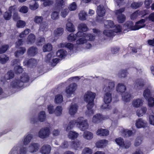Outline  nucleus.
<instances>
[{"label": "nucleus", "mask_w": 154, "mask_h": 154, "mask_svg": "<svg viewBox=\"0 0 154 154\" xmlns=\"http://www.w3.org/2000/svg\"><path fill=\"white\" fill-rule=\"evenodd\" d=\"M115 87V84L114 81L106 79L104 82L103 90L104 93L103 100L105 104L101 106L102 109H110V106L107 104L111 102L112 97L111 92L114 90Z\"/></svg>", "instance_id": "obj_1"}, {"label": "nucleus", "mask_w": 154, "mask_h": 154, "mask_svg": "<svg viewBox=\"0 0 154 154\" xmlns=\"http://www.w3.org/2000/svg\"><path fill=\"white\" fill-rule=\"evenodd\" d=\"M76 125L77 127L81 131H84L88 128L89 125L86 119L82 117H80L76 120H73L69 123L66 128V131H69Z\"/></svg>", "instance_id": "obj_2"}, {"label": "nucleus", "mask_w": 154, "mask_h": 154, "mask_svg": "<svg viewBox=\"0 0 154 154\" xmlns=\"http://www.w3.org/2000/svg\"><path fill=\"white\" fill-rule=\"evenodd\" d=\"M95 96V93L90 91H88L85 93L84 97V100L88 103L87 107L88 109L94 105V100Z\"/></svg>", "instance_id": "obj_3"}, {"label": "nucleus", "mask_w": 154, "mask_h": 154, "mask_svg": "<svg viewBox=\"0 0 154 154\" xmlns=\"http://www.w3.org/2000/svg\"><path fill=\"white\" fill-rule=\"evenodd\" d=\"M85 36L79 38L76 40V43L77 45H82L87 42L88 40L92 41L95 39V36L91 34L85 35Z\"/></svg>", "instance_id": "obj_4"}, {"label": "nucleus", "mask_w": 154, "mask_h": 154, "mask_svg": "<svg viewBox=\"0 0 154 154\" xmlns=\"http://www.w3.org/2000/svg\"><path fill=\"white\" fill-rule=\"evenodd\" d=\"M23 86V82L18 79L15 78L10 83L9 88L10 89H15L16 90L22 88Z\"/></svg>", "instance_id": "obj_5"}, {"label": "nucleus", "mask_w": 154, "mask_h": 154, "mask_svg": "<svg viewBox=\"0 0 154 154\" xmlns=\"http://www.w3.org/2000/svg\"><path fill=\"white\" fill-rule=\"evenodd\" d=\"M76 85L75 83L70 84L66 89V92L67 97H70L74 96L75 91L76 90Z\"/></svg>", "instance_id": "obj_6"}, {"label": "nucleus", "mask_w": 154, "mask_h": 154, "mask_svg": "<svg viewBox=\"0 0 154 154\" xmlns=\"http://www.w3.org/2000/svg\"><path fill=\"white\" fill-rule=\"evenodd\" d=\"M50 134V131L49 128L45 127L40 130L38 132V135L40 138L44 139L49 137Z\"/></svg>", "instance_id": "obj_7"}, {"label": "nucleus", "mask_w": 154, "mask_h": 154, "mask_svg": "<svg viewBox=\"0 0 154 154\" xmlns=\"http://www.w3.org/2000/svg\"><path fill=\"white\" fill-rule=\"evenodd\" d=\"M17 146L14 147L9 154H25L27 151L26 147H22L20 148Z\"/></svg>", "instance_id": "obj_8"}, {"label": "nucleus", "mask_w": 154, "mask_h": 154, "mask_svg": "<svg viewBox=\"0 0 154 154\" xmlns=\"http://www.w3.org/2000/svg\"><path fill=\"white\" fill-rule=\"evenodd\" d=\"M125 10V8H120L119 10H116L115 13L117 15V19L118 22L122 23L124 22L125 20V17L122 14Z\"/></svg>", "instance_id": "obj_9"}, {"label": "nucleus", "mask_w": 154, "mask_h": 154, "mask_svg": "<svg viewBox=\"0 0 154 154\" xmlns=\"http://www.w3.org/2000/svg\"><path fill=\"white\" fill-rule=\"evenodd\" d=\"M96 13L98 15L97 17L96 20L98 22H101L102 20H100L98 18L100 17H103L105 15L106 10L103 5H100L97 7Z\"/></svg>", "instance_id": "obj_10"}, {"label": "nucleus", "mask_w": 154, "mask_h": 154, "mask_svg": "<svg viewBox=\"0 0 154 154\" xmlns=\"http://www.w3.org/2000/svg\"><path fill=\"white\" fill-rule=\"evenodd\" d=\"M143 95L146 99H148L150 97H154V91L151 87H149V89H146L144 91Z\"/></svg>", "instance_id": "obj_11"}, {"label": "nucleus", "mask_w": 154, "mask_h": 154, "mask_svg": "<svg viewBox=\"0 0 154 154\" xmlns=\"http://www.w3.org/2000/svg\"><path fill=\"white\" fill-rule=\"evenodd\" d=\"M70 147L75 150H80L82 148L81 143L79 140L73 141L71 142Z\"/></svg>", "instance_id": "obj_12"}, {"label": "nucleus", "mask_w": 154, "mask_h": 154, "mask_svg": "<svg viewBox=\"0 0 154 154\" xmlns=\"http://www.w3.org/2000/svg\"><path fill=\"white\" fill-rule=\"evenodd\" d=\"M39 147L40 145L38 143H32L28 147V151L31 153L36 152L38 150Z\"/></svg>", "instance_id": "obj_13"}, {"label": "nucleus", "mask_w": 154, "mask_h": 154, "mask_svg": "<svg viewBox=\"0 0 154 154\" xmlns=\"http://www.w3.org/2000/svg\"><path fill=\"white\" fill-rule=\"evenodd\" d=\"M123 29L125 31L136 30L135 25H133V23L132 21L127 22L124 25Z\"/></svg>", "instance_id": "obj_14"}, {"label": "nucleus", "mask_w": 154, "mask_h": 154, "mask_svg": "<svg viewBox=\"0 0 154 154\" xmlns=\"http://www.w3.org/2000/svg\"><path fill=\"white\" fill-rule=\"evenodd\" d=\"M54 9L56 10H59L63 8L65 5L64 0H56L55 1Z\"/></svg>", "instance_id": "obj_15"}, {"label": "nucleus", "mask_w": 154, "mask_h": 154, "mask_svg": "<svg viewBox=\"0 0 154 154\" xmlns=\"http://www.w3.org/2000/svg\"><path fill=\"white\" fill-rule=\"evenodd\" d=\"M147 81V80L145 78L138 79L136 81L135 86L139 88H141Z\"/></svg>", "instance_id": "obj_16"}, {"label": "nucleus", "mask_w": 154, "mask_h": 154, "mask_svg": "<svg viewBox=\"0 0 154 154\" xmlns=\"http://www.w3.org/2000/svg\"><path fill=\"white\" fill-rule=\"evenodd\" d=\"M51 147L48 144L44 145L41 147L40 150V152L42 154H49L51 152Z\"/></svg>", "instance_id": "obj_17"}, {"label": "nucleus", "mask_w": 154, "mask_h": 154, "mask_svg": "<svg viewBox=\"0 0 154 154\" xmlns=\"http://www.w3.org/2000/svg\"><path fill=\"white\" fill-rule=\"evenodd\" d=\"M143 100L141 99H134L132 101V105L134 107L138 108L143 105Z\"/></svg>", "instance_id": "obj_18"}, {"label": "nucleus", "mask_w": 154, "mask_h": 154, "mask_svg": "<svg viewBox=\"0 0 154 154\" xmlns=\"http://www.w3.org/2000/svg\"><path fill=\"white\" fill-rule=\"evenodd\" d=\"M135 125L138 128H144L147 126V123L142 119L140 118L136 121Z\"/></svg>", "instance_id": "obj_19"}, {"label": "nucleus", "mask_w": 154, "mask_h": 154, "mask_svg": "<svg viewBox=\"0 0 154 154\" xmlns=\"http://www.w3.org/2000/svg\"><path fill=\"white\" fill-rule=\"evenodd\" d=\"M78 106L76 104H72L69 109V113L71 116H74L78 110Z\"/></svg>", "instance_id": "obj_20"}, {"label": "nucleus", "mask_w": 154, "mask_h": 154, "mask_svg": "<svg viewBox=\"0 0 154 154\" xmlns=\"http://www.w3.org/2000/svg\"><path fill=\"white\" fill-rule=\"evenodd\" d=\"M33 137L32 135L30 134H26L23 138V144L24 145H27L31 142Z\"/></svg>", "instance_id": "obj_21"}, {"label": "nucleus", "mask_w": 154, "mask_h": 154, "mask_svg": "<svg viewBox=\"0 0 154 154\" xmlns=\"http://www.w3.org/2000/svg\"><path fill=\"white\" fill-rule=\"evenodd\" d=\"M66 29L69 32H73L75 30L74 26L70 20H68L66 24Z\"/></svg>", "instance_id": "obj_22"}, {"label": "nucleus", "mask_w": 154, "mask_h": 154, "mask_svg": "<svg viewBox=\"0 0 154 154\" xmlns=\"http://www.w3.org/2000/svg\"><path fill=\"white\" fill-rule=\"evenodd\" d=\"M116 90L119 93L121 94L124 93L126 90V87L123 83H119L116 86Z\"/></svg>", "instance_id": "obj_23"}, {"label": "nucleus", "mask_w": 154, "mask_h": 154, "mask_svg": "<svg viewBox=\"0 0 154 154\" xmlns=\"http://www.w3.org/2000/svg\"><path fill=\"white\" fill-rule=\"evenodd\" d=\"M37 63L36 60L34 58H31L28 60H24L23 62V65L31 66L35 65Z\"/></svg>", "instance_id": "obj_24"}, {"label": "nucleus", "mask_w": 154, "mask_h": 154, "mask_svg": "<svg viewBox=\"0 0 154 154\" xmlns=\"http://www.w3.org/2000/svg\"><path fill=\"white\" fill-rule=\"evenodd\" d=\"M145 19H142L136 23L135 25L136 30H137L140 28L144 27L145 26Z\"/></svg>", "instance_id": "obj_25"}, {"label": "nucleus", "mask_w": 154, "mask_h": 154, "mask_svg": "<svg viewBox=\"0 0 154 154\" xmlns=\"http://www.w3.org/2000/svg\"><path fill=\"white\" fill-rule=\"evenodd\" d=\"M96 134L101 136H105L108 135L109 131L105 129L100 128L98 129L96 131Z\"/></svg>", "instance_id": "obj_26"}, {"label": "nucleus", "mask_w": 154, "mask_h": 154, "mask_svg": "<svg viewBox=\"0 0 154 154\" xmlns=\"http://www.w3.org/2000/svg\"><path fill=\"white\" fill-rule=\"evenodd\" d=\"M147 110V108L145 106H143L137 110L136 114L139 117H141L145 114Z\"/></svg>", "instance_id": "obj_27"}, {"label": "nucleus", "mask_w": 154, "mask_h": 154, "mask_svg": "<svg viewBox=\"0 0 154 154\" xmlns=\"http://www.w3.org/2000/svg\"><path fill=\"white\" fill-rule=\"evenodd\" d=\"M82 136L84 139L88 140H91L94 137L93 134L88 131H84Z\"/></svg>", "instance_id": "obj_28"}, {"label": "nucleus", "mask_w": 154, "mask_h": 154, "mask_svg": "<svg viewBox=\"0 0 154 154\" xmlns=\"http://www.w3.org/2000/svg\"><path fill=\"white\" fill-rule=\"evenodd\" d=\"M46 116L45 112L44 111H40L38 113V120L41 122H43L45 120Z\"/></svg>", "instance_id": "obj_29"}, {"label": "nucleus", "mask_w": 154, "mask_h": 154, "mask_svg": "<svg viewBox=\"0 0 154 154\" xmlns=\"http://www.w3.org/2000/svg\"><path fill=\"white\" fill-rule=\"evenodd\" d=\"M120 131L122 135L124 137H129L132 136L133 134V132L131 131L122 128H121Z\"/></svg>", "instance_id": "obj_30"}, {"label": "nucleus", "mask_w": 154, "mask_h": 154, "mask_svg": "<svg viewBox=\"0 0 154 154\" xmlns=\"http://www.w3.org/2000/svg\"><path fill=\"white\" fill-rule=\"evenodd\" d=\"M79 135V134L75 131H70L69 132L67 136L71 140H75L77 138Z\"/></svg>", "instance_id": "obj_31"}, {"label": "nucleus", "mask_w": 154, "mask_h": 154, "mask_svg": "<svg viewBox=\"0 0 154 154\" xmlns=\"http://www.w3.org/2000/svg\"><path fill=\"white\" fill-rule=\"evenodd\" d=\"M108 141L106 140H102L98 141L96 146L98 148H101L105 146L108 144Z\"/></svg>", "instance_id": "obj_32"}, {"label": "nucleus", "mask_w": 154, "mask_h": 154, "mask_svg": "<svg viewBox=\"0 0 154 154\" xmlns=\"http://www.w3.org/2000/svg\"><path fill=\"white\" fill-rule=\"evenodd\" d=\"M103 119V116L101 115L97 114L93 116L92 122L94 123H98Z\"/></svg>", "instance_id": "obj_33"}, {"label": "nucleus", "mask_w": 154, "mask_h": 154, "mask_svg": "<svg viewBox=\"0 0 154 154\" xmlns=\"http://www.w3.org/2000/svg\"><path fill=\"white\" fill-rule=\"evenodd\" d=\"M39 5L38 2L35 1H31L29 4V8L30 10L34 11L39 7Z\"/></svg>", "instance_id": "obj_34"}, {"label": "nucleus", "mask_w": 154, "mask_h": 154, "mask_svg": "<svg viewBox=\"0 0 154 154\" xmlns=\"http://www.w3.org/2000/svg\"><path fill=\"white\" fill-rule=\"evenodd\" d=\"M103 23L104 24V27L106 28H112L114 26V23L111 20H105Z\"/></svg>", "instance_id": "obj_35"}, {"label": "nucleus", "mask_w": 154, "mask_h": 154, "mask_svg": "<svg viewBox=\"0 0 154 154\" xmlns=\"http://www.w3.org/2000/svg\"><path fill=\"white\" fill-rule=\"evenodd\" d=\"M37 53V48L34 47L29 48L27 51L28 54L31 56H34Z\"/></svg>", "instance_id": "obj_36"}, {"label": "nucleus", "mask_w": 154, "mask_h": 154, "mask_svg": "<svg viewBox=\"0 0 154 154\" xmlns=\"http://www.w3.org/2000/svg\"><path fill=\"white\" fill-rule=\"evenodd\" d=\"M63 29L61 27L55 29L54 32V36L58 37L61 35L63 32Z\"/></svg>", "instance_id": "obj_37"}, {"label": "nucleus", "mask_w": 154, "mask_h": 154, "mask_svg": "<svg viewBox=\"0 0 154 154\" xmlns=\"http://www.w3.org/2000/svg\"><path fill=\"white\" fill-rule=\"evenodd\" d=\"M48 23L45 22H43L40 24L39 30L43 32H46L48 30Z\"/></svg>", "instance_id": "obj_38"}, {"label": "nucleus", "mask_w": 154, "mask_h": 154, "mask_svg": "<svg viewBox=\"0 0 154 154\" xmlns=\"http://www.w3.org/2000/svg\"><path fill=\"white\" fill-rule=\"evenodd\" d=\"M14 76V74L13 72L12 71L10 70L6 74H5V76L4 79H1V81L2 82H4V80H9L12 78Z\"/></svg>", "instance_id": "obj_39"}, {"label": "nucleus", "mask_w": 154, "mask_h": 154, "mask_svg": "<svg viewBox=\"0 0 154 154\" xmlns=\"http://www.w3.org/2000/svg\"><path fill=\"white\" fill-rule=\"evenodd\" d=\"M122 100L125 102H129L131 97V95L129 93L126 92L122 94Z\"/></svg>", "instance_id": "obj_40"}, {"label": "nucleus", "mask_w": 154, "mask_h": 154, "mask_svg": "<svg viewBox=\"0 0 154 154\" xmlns=\"http://www.w3.org/2000/svg\"><path fill=\"white\" fill-rule=\"evenodd\" d=\"M26 50V49L24 47H21L15 53V56L16 57H19L24 54Z\"/></svg>", "instance_id": "obj_41"}, {"label": "nucleus", "mask_w": 154, "mask_h": 154, "mask_svg": "<svg viewBox=\"0 0 154 154\" xmlns=\"http://www.w3.org/2000/svg\"><path fill=\"white\" fill-rule=\"evenodd\" d=\"M67 54V52L63 50L60 49L56 53L57 56L60 58L64 57Z\"/></svg>", "instance_id": "obj_42"}, {"label": "nucleus", "mask_w": 154, "mask_h": 154, "mask_svg": "<svg viewBox=\"0 0 154 154\" xmlns=\"http://www.w3.org/2000/svg\"><path fill=\"white\" fill-rule=\"evenodd\" d=\"M35 36L33 34H31L28 36L27 40V43L31 44L33 43L35 40Z\"/></svg>", "instance_id": "obj_43"}, {"label": "nucleus", "mask_w": 154, "mask_h": 154, "mask_svg": "<svg viewBox=\"0 0 154 154\" xmlns=\"http://www.w3.org/2000/svg\"><path fill=\"white\" fill-rule=\"evenodd\" d=\"M117 5L119 6L121 5H124L127 7L129 5L128 0H118L117 1Z\"/></svg>", "instance_id": "obj_44"}, {"label": "nucleus", "mask_w": 154, "mask_h": 154, "mask_svg": "<svg viewBox=\"0 0 154 154\" xmlns=\"http://www.w3.org/2000/svg\"><path fill=\"white\" fill-rule=\"evenodd\" d=\"M62 108L60 106H57L54 110V113L57 116H60L62 114Z\"/></svg>", "instance_id": "obj_45"}, {"label": "nucleus", "mask_w": 154, "mask_h": 154, "mask_svg": "<svg viewBox=\"0 0 154 154\" xmlns=\"http://www.w3.org/2000/svg\"><path fill=\"white\" fill-rule=\"evenodd\" d=\"M29 78L28 75L26 73H23L21 76L20 80L21 82H23V83L27 82L29 81Z\"/></svg>", "instance_id": "obj_46"}, {"label": "nucleus", "mask_w": 154, "mask_h": 154, "mask_svg": "<svg viewBox=\"0 0 154 154\" xmlns=\"http://www.w3.org/2000/svg\"><path fill=\"white\" fill-rule=\"evenodd\" d=\"M68 8L69 11H74L77 9L78 6L76 3L73 2L68 5Z\"/></svg>", "instance_id": "obj_47"}, {"label": "nucleus", "mask_w": 154, "mask_h": 154, "mask_svg": "<svg viewBox=\"0 0 154 154\" xmlns=\"http://www.w3.org/2000/svg\"><path fill=\"white\" fill-rule=\"evenodd\" d=\"M79 29L82 32H86L88 30V28L86 25L83 23L80 24L78 26Z\"/></svg>", "instance_id": "obj_48"}, {"label": "nucleus", "mask_w": 154, "mask_h": 154, "mask_svg": "<svg viewBox=\"0 0 154 154\" xmlns=\"http://www.w3.org/2000/svg\"><path fill=\"white\" fill-rule=\"evenodd\" d=\"M9 57L5 55H2L0 56V62L2 64L6 63L9 60Z\"/></svg>", "instance_id": "obj_49"}, {"label": "nucleus", "mask_w": 154, "mask_h": 154, "mask_svg": "<svg viewBox=\"0 0 154 154\" xmlns=\"http://www.w3.org/2000/svg\"><path fill=\"white\" fill-rule=\"evenodd\" d=\"M103 33L104 35L108 37H111L115 35V32L112 30H105Z\"/></svg>", "instance_id": "obj_50"}, {"label": "nucleus", "mask_w": 154, "mask_h": 154, "mask_svg": "<svg viewBox=\"0 0 154 154\" xmlns=\"http://www.w3.org/2000/svg\"><path fill=\"white\" fill-rule=\"evenodd\" d=\"M143 4V2H133L132 3L131 7L133 8L137 9L140 7Z\"/></svg>", "instance_id": "obj_51"}, {"label": "nucleus", "mask_w": 154, "mask_h": 154, "mask_svg": "<svg viewBox=\"0 0 154 154\" xmlns=\"http://www.w3.org/2000/svg\"><path fill=\"white\" fill-rule=\"evenodd\" d=\"M51 19L53 20H56L59 17V11H54L51 14Z\"/></svg>", "instance_id": "obj_52"}, {"label": "nucleus", "mask_w": 154, "mask_h": 154, "mask_svg": "<svg viewBox=\"0 0 154 154\" xmlns=\"http://www.w3.org/2000/svg\"><path fill=\"white\" fill-rule=\"evenodd\" d=\"M87 15L86 13L84 11H81L79 14V16L80 20H86V16Z\"/></svg>", "instance_id": "obj_53"}, {"label": "nucleus", "mask_w": 154, "mask_h": 154, "mask_svg": "<svg viewBox=\"0 0 154 154\" xmlns=\"http://www.w3.org/2000/svg\"><path fill=\"white\" fill-rule=\"evenodd\" d=\"M63 100V98L62 95L58 94L57 95L55 98V102L56 103H61Z\"/></svg>", "instance_id": "obj_54"}, {"label": "nucleus", "mask_w": 154, "mask_h": 154, "mask_svg": "<svg viewBox=\"0 0 154 154\" xmlns=\"http://www.w3.org/2000/svg\"><path fill=\"white\" fill-rule=\"evenodd\" d=\"M52 48V45L50 44H48L43 47V51L45 52L51 51Z\"/></svg>", "instance_id": "obj_55"}, {"label": "nucleus", "mask_w": 154, "mask_h": 154, "mask_svg": "<svg viewBox=\"0 0 154 154\" xmlns=\"http://www.w3.org/2000/svg\"><path fill=\"white\" fill-rule=\"evenodd\" d=\"M43 20V18L42 16H36L34 18V22L37 24L42 23V22Z\"/></svg>", "instance_id": "obj_56"}, {"label": "nucleus", "mask_w": 154, "mask_h": 154, "mask_svg": "<svg viewBox=\"0 0 154 154\" xmlns=\"http://www.w3.org/2000/svg\"><path fill=\"white\" fill-rule=\"evenodd\" d=\"M127 71L125 70H120L118 74V76L119 77L125 78L127 75Z\"/></svg>", "instance_id": "obj_57"}, {"label": "nucleus", "mask_w": 154, "mask_h": 154, "mask_svg": "<svg viewBox=\"0 0 154 154\" xmlns=\"http://www.w3.org/2000/svg\"><path fill=\"white\" fill-rule=\"evenodd\" d=\"M76 38L75 35L73 33L70 34L67 37V39L69 42H73L75 40Z\"/></svg>", "instance_id": "obj_58"}, {"label": "nucleus", "mask_w": 154, "mask_h": 154, "mask_svg": "<svg viewBox=\"0 0 154 154\" xmlns=\"http://www.w3.org/2000/svg\"><path fill=\"white\" fill-rule=\"evenodd\" d=\"M69 12V10L67 8L62 9L61 12V16L64 18L65 17Z\"/></svg>", "instance_id": "obj_59"}, {"label": "nucleus", "mask_w": 154, "mask_h": 154, "mask_svg": "<svg viewBox=\"0 0 154 154\" xmlns=\"http://www.w3.org/2000/svg\"><path fill=\"white\" fill-rule=\"evenodd\" d=\"M115 141L118 145L121 147L124 143V140L122 138L119 137L115 139Z\"/></svg>", "instance_id": "obj_60"}, {"label": "nucleus", "mask_w": 154, "mask_h": 154, "mask_svg": "<svg viewBox=\"0 0 154 154\" xmlns=\"http://www.w3.org/2000/svg\"><path fill=\"white\" fill-rule=\"evenodd\" d=\"M47 109L48 113L50 114H53L54 113L55 109L53 105L50 104L48 105Z\"/></svg>", "instance_id": "obj_61"}, {"label": "nucleus", "mask_w": 154, "mask_h": 154, "mask_svg": "<svg viewBox=\"0 0 154 154\" xmlns=\"http://www.w3.org/2000/svg\"><path fill=\"white\" fill-rule=\"evenodd\" d=\"M93 151L88 147L84 148L82 150V154H92Z\"/></svg>", "instance_id": "obj_62"}, {"label": "nucleus", "mask_w": 154, "mask_h": 154, "mask_svg": "<svg viewBox=\"0 0 154 154\" xmlns=\"http://www.w3.org/2000/svg\"><path fill=\"white\" fill-rule=\"evenodd\" d=\"M26 24V23L25 21L20 20L18 21L17 23V26L18 28H22L24 27Z\"/></svg>", "instance_id": "obj_63"}, {"label": "nucleus", "mask_w": 154, "mask_h": 154, "mask_svg": "<svg viewBox=\"0 0 154 154\" xmlns=\"http://www.w3.org/2000/svg\"><path fill=\"white\" fill-rule=\"evenodd\" d=\"M93 106L94 105H93L91 108L89 109H88L87 107V110L86 111L85 113L86 115L88 116H90L94 113V111L93 109H92Z\"/></svg>", "instance_id": "obj_64"}]
</instances>
